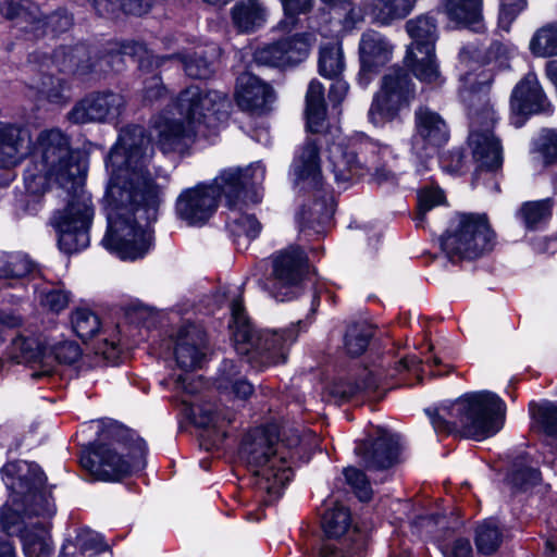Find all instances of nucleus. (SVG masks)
I'll use <instances>...</instances> for the list:
<instances>
[{"label":"nucleus","instance_id":"17","mask_svg":"<svg viewBox=\"0 0 557 557\" xmlns=\"http://www.w3.org/2000/svg\"><path fill=\"white\" fill-rule=\"evenodd\" d=\"M449 139V129L445 120L428 107L414 111V134L411 137L412 153L425 162Z\"/></svg>","mask_w":557,"mask_h":557},{"label":"nucleus","instance_id":"29","mask_svg":"<svg viewBox=\"0 0 557 557\" xmlns=\"http://www.w3.org/2000/svg\"><path fill=\"white\" fill-rule=\"evenodd\" d=\"M380 379L369 369L364 368L356 380H341L330 388V395L338 403L349 401L356 397L380 399L377 395Z\"/></svg>","mask_w":557,"mask_h":557},{"label":"nucleus","instance_id":"2","mask_svg":"<svg viewBox=\"0 0 557 557\" xmlns=\"http://www.w3.org/2000/svg\"><path fill=\"white\" fill-rule=\"evenodd\" d=\"M85 162L71 149L70 137L59 128L41 131L35 141L33 161L24 171L26 190L32 195L46 193L54 182L67 194V205L57 210L51 225L58 233L59 248L72 255L89 246V227L94 208L84 189Z\"/></svg>","mask_w":557,"mask_h":557},{"label":"nucleus","instance_id":"26","mask_svg":"<svg viewBox=\"0 0 557 557\" xmlns=\"http://www.w3.org/2000/svg\"><path fill=\"white\" fill-rule=\"evenodd\" d=\"M32 137L26 127L0 123V166L18 164L30 150Z\"/></svg>","mask_w":557,"mask_h":557},{"label":"nucleus","instance_id":"10","mask_svg":"<svg viewBox=\"0 0 557 557\" xmlns=\"http://www.w3.org/2000/svg\"><path fill=\"white\" fill-rule=\"evenodd\" d=\"M52 69L60 73L84 76L96 71L87 46H62L51 55H42L39 62V77L32 83V87L49 102L59 103L64 99V81L53 75Z\"/></svg>","mask_w":557,"mask_h":557},{"label":"nucleus","instance_id":"9","mask_svg":"<svg viewBox=\"0 0 557 557\" xmlns=\"http://www.w3.org/2000/svg\"><path fill=\"white\" fill-rule=\"evenodd\" d=\"M460 97L468 109L470 120L469 146L480 168L497 170L503 162L502 146L494 137L492 129L495 113L485 94L473 90H461Z\"/></svg>","mask_w":557,"mask_h":557},{"label":"nucleus","instance_id":"4","mask_svg":"<svg viewBox=\"0 0 557 557\" xmlns=\"http://www.w3.org/2000/svg\"><path fill=\"white\" fill-rule=\"evenodd\" d=\"M436 433L483 440L496 434L504 425L506 405L487 391L467 394L450 406L425 409Z\"/></svg>","mask_w":557,"mask_h":557},{"label":"nucleus","instance_id":"7","mask_svg":"<svg viewBox=\"0 0 557 557\" xmlns=\"http://www.w3.org/2000/svg\"><path fill=\"white\" fill-rule=\"evenodd\" d=\"M280 438L276 424L249 430L243 437L239 458L255 476V485L270 497H278L292 480L293 471L283 457L277 456Z\"/></svg>","mask_w":557,"mask_h":557},{"label":"nucleus","instance_id":"49","mask_svg":"<svg viewBox=\"0 0 557 557\" xmlns=\"http://www.w3.org/2000/svg\"><path fill=\"white\" fill-rule=\"evenodd\" d=\"M38 20L42 24V37L49 33L58 35L67 32L73 25V15L63 8H60L49 15H44L39 10Z\"/></svg>","mask_w":557,"mask_h":557},{"label":"nucleus","instance_id":"55","mask_svg":"<svg viewBox=\"0 0 557 557\" xmlns=\"http://www.w3.org/2000/svg\"><path fill=\"white\" fill-rule=\"evenodd\" d=\"M527 0H500L499 24L508 30L516 17L525 9Z\"/></svg>","mask_w":557,"mask_h":557},{"label":"nucleus","instance_id":"11","mask_svg":"<svg viewBox=\"0 0 557 557\" xmlns=\"http://www.w3.org/2000/svg\"><path fill=\"white\" fill-rule=\"evenodd\" d=\"M494 237L485 215L458 213L441 236V247L451 262L475 259L492 249Z\"/></svg>","mask_w":557,"mask_h":557},{"label":"nucleus","instance_id":"60","mask_svg":"<svg viewBox=\"0 0 557 557\" xmlns=\"http://www.w3.org/2000/svg\"><path fill=\"white\" fill-rule=\"evenodd\" d=\"M98 15L113 17L122 11L123 0H88Z\"/></svg>","mask_w":557,"mask_h":557},{"label":"nucleus","instance_id":"13","mask_svg":"<svg viewBox=\"0 0 557 557\" xmlns=\"http://www.w3.org/2000/svg\"><path fill=\"white\" fill-rule=\"evenodd\" d=\"M409 67L394 65L382 76L368 115L371 123L381 125L395 120L416 98V84Z\"/></svg>","mask_w":557,"mask_h":557},{"label":"nucleus","instance_id":"28","mask_svg":"<svg viewBox=\"0 0 557 557\" xmlns=\"http://www.w3.org/2000/svg\"><path fill=\"white\" fill-rule=\"evenodd\" d=\"M546 97L534 73H528L513 88L510 106L516 114L527 115L545 111Z\"/></svg>","mask_w":557,"mask_h":557},{"label":"nucleus","instance_id":"38","mask_svg":"<svg viewBox=\"0 0 557 557\" xmlns=\"http://www.w3.org/2000/svg\"><path fill=\"white\" fill-rule=\"evenodd\" d=\"M8 356L16 363H44L46 354L44 348L32 337L17 336L11 341L8 347Z\"/></svg>","mask_w":557,"mask_h":557},{"label":"nucleus","instance_id":"51","mask_svg":"<svg viewBox=\"0 0 557 557\" xmlns=\"http://www.w3.org/2000/svg\"><path fill=\"white\" fill-rule=\"evenodd\" d=\"M533 418L542 426L544 432L557 438V406L555 405H531Z\"/></svg>","mask_w":557,"mask_h":557},{"label":"nucleus","instance_id":"6","mask_svg":"<svg viewBox=\"0 0 557 557\" xmlns=\"http://www.w3.org/2000/svg\"><path fill=\"white\" fill-rule=\"evenodd\" d=\"M104 435L108 442L99 440L81 456L82 467L95 479L120 481L145 467L147 446L134 431L112 426Z\"/></svg>","mask_w":557,"mask_h":557},{"label":"nucleus","instance_id":"19","mask_svg":"<svg viewBox=\"0 0 557 557\" xmlns=\"http://www.w3.org/2000/svg\"><path fill=\"white\" fill-rule=\"evenodd\" d=\"M125 57L136 59L139 70L146 73H152L161 67L163 62L170 58L153 54L144 44L138 41L114 44L112 47L104 49L100 58L92 62L96 65L95 72H122L125 69Z\"/></svg>","mask_w":557,"mask_h":557},{"label":"nucleus","instance_id":"63","mask_svg":"<svg viewBox=\"0 0 557 557\" xmlns=\"http://www.w3.org/2000/svg\"><path fill=\"white\" fill-rule=\"evenodd\" d=\"M448 557H472V547L468 539H457Z\"/></svg>","mask_w":557,"mask_h":557},{"label":"nucleus","instance_id":"31","mask_svg":"<svg viewBox=\"0 0 557 557\" xmlns=\"http://www.w3.org/2000/svg\"><path fill=\"white\" fill-rule=\"evenodd\" d=\"M319 150L317 140L308 138L293 162L297 178L314 189H321L323 186Z\"/></svg>","mask_w":557,"mask_h":557},{"label":"nucleus","instance_id":"62","mask_svg":"<svg viewBox=\"0 0 557 557\" xmlns=\"http://www.w3.org/2000/svg\"><path fill=\"white\" fill-rule=\"evenodd\" d=\"M232 384V392L239 399H247L253 393V386L247 380H232L231 375L225 377Z\"/></svg>","mask_w":557,"mask_h":557},{"label":"nucleus","instance_id":"46","mask_svg":"<svg viewBox=\"0 0 557 557\" xmlns=\"http://www.w3.org/2000/svg\"><path fill=\"white\" fill-rule=\"evenodd\" d=\"M76 546L88 557H112L102 535L89 529H83L78 532Z\"/></svg>","mask_w":557,"mask_h":557},{"label":"nucleus","instance_id":"59","mask_svg":"<svg viewBox=\"0 0 557 557\" xmlns=\"http://www.w3.org/2000/svg\"><path fill=\"white\" fill-rule=\"evenodd\" d=\"M160 0H123L122 11L126 14L141 16L147 14Z\"/></svg>","mask_w":557,"mask_h":557},{"label":"nucleus","instance_id":"53","mask_svg":"<svg viewBox=\"0 0 557 557\" xmlns=\"http://www.w3.org/2000/svg\"><path fill=\"white\" fill-rule=\"evenodd\" d=\"M40 302L52 312L59 313L69 306L70 293L57 287L42 290L40 294Z\"/></svg>","mask_w":557,"mask_h":557},{"label":"nucleus","instance_id":"8","mask_svg":"<svg viewBox=\"0 0 557 557\" xmlns=\"http://www.w3.org/2000/svg\"><path fill=\"white\" fill-rule=\"evenodd\" d=\"M234 347L238 355L247 358L255 368H264L284 362L288 347L296 341L297 331L293 325L283 332L260 330L256 331L239 300L231 306Z\"/></svg>","mask_w":557,"mask_h":557},{"label":"nucleus","instance_id":"25","mask_svg":"<svg viewBox=\"0 0 557 557\" xmlns=\"http://www.w3.org/2000/svg\"><path fill=\"white\" fill-rule=\"evenodd\" d=\"M273 100L272 87L256 75L243 73L237 78L236 102L244 111L263 112Z\"/></svg>","mask_w":557,"mask_h":557},{"label":"nucleus","instance_id":"40","mask_svg":"<svg viewBox=\"0 0 557 557\" xmlns=\"http://www.w3.org/2000/svg\"><path fill=\"white\" fill-rule=\"evenodd\" d=\"M319 73L325 78H337L345 69L344 53L339 44L329 42L320 48Z\"/></svg>","mask_w":557,"mask_h":557},{"label":"nucleus","instance_id":"30","mask_svg":"<svg viewBox=\"0 0 557 557\" xmlns=\"http://www.w3.org/2000/svg\"><path fill=\"white\" fill-rule=\"evenodd\" d=\"M0 12L7 20H16L21 28L29 34L30 38L42 37V24L38 20L39 7L30 0H2Z\"/></svg>","mask_w":557,"mask_h":557},{"label":"nucleus","instance_id":"27","mask_svg":"<svg viewBox=\"0 0 557 557\" xmlns=\"http://www.w3.org/2000/svg\"><path fill=\"white\" fill-rule=\"evenodd\" d=\"M326 168L333 174L337 186L344 189L363 175V166L359 162L356 152L341 144H333L329 147Z\"/></svg>","mask_w":557,"mask_h":557},{"label":"nucleus","instance_id":"23","mask_svg":"<svg viewBox=\"0 0 557 557\" xmlns=\"http://www.w3.org/2000/svg\"><path fill=\"white\" fill-rule=\"evenodd\" d=\"M208 350L207 335L201 326L188 323L176 335L174 356L177 366L190 371L200 368Z\"/></svg>","mask_w":557,"mask_h":557},{"label":"nucleus","instance_id":"52","mask_svg":"<svg viewBox=\"0 0 557 557\" xmlns=\"http://www.w3.org/2000/svg\"><path fill=\"white\" fill-rule=\"evenodd\" d=\"M444 201V194L438 188H425L418 195V210L416 215L417 226H423L428 211Z\"/></svg>","mask_w":557,"mask_h":557},{"label":"nucleus","instance_id":"41","mask_svg":"<svg viewBox=\"0 0 557 557\" xmlns=\"http://www.w3.org/2000/svg\"><path fill=\"white\" fill-rule=\"evenodd\" d=\"M247 205H240L239 208L228 209L227 226L234 236H246L248 239H255L260 231L261 224L253 214L244 212Z\"/></svg>","mask_w":557,"mask_h":557},{"label":"nucleus","instance_id":"44","mask_svg":"<svg viewBox=\"0 0 557 557\" xmlns=\"http://www.w3.org/2000/svg\"><path fill=\"white\" fill-rule=\"evenodd\" d=\"M510 51L511 49L507 45L500 41H493L486 50L484 58L481 59V51L476 47L467 46L460 50L459 60L466 65H468L472 60L481 63L502 61L503 59L508 58Z\"/></svg>","mask_w":557,"mask_h":557},{"label":"nucleus","instance_id":"20","mask_svg":"<svg viewBox=\"0 0 557 557\" xmlns=\"http://www.w3.org/2000/svg\"><path fill=\"white\" fill-rule=\"evenodd\" d=\"M310 35L296 34L259 48L255 61L260 65L285 67L302 62L309 54Z\"/></svg>","mask_w":557,"mask_h":557},{"label":"nucleus","instance_id":"18","mask_svg":"<svg viewBox=\"0 0 557 557\" xmlns=\"http://www.w3.org/2000/svg\"><path fill=\"white\" fill-rule=\"evenodd\" d=\"M124 97L111 90L91 92L79 100L67 113L73 124L102 123L116 120L124 110Z\"/></svg>","mask_w":557,"mask_h":557},{"label":"nucleus","instance_id":"58","mask_svg":"<svg viewBox=\"0 0 557 557\" xmlns=\"http://www.w3.org/2000/svg\"><path fill=\"white\" fill-rule=\"evenodd\" d=\"M35 271V263L27 256L14 253L10 278L24 277L34 274Z\"/></svg>","mask_w":557,"mask_h":557},{"label":"nucleus","instance_id":"56","mask_svg":"<svg viewBox=\"0 0 557 557\" xmlns=\"http://www.w3.org/2000/svg\"><path fill=\"white\" fill-rule=\"evenodd\" d=\"M51 354L59 363L72 364L79 359L82 351L78 344L62 342L52 347Z\"/></svg>","mask_w":557,"mask_h":557},{"label":"nucleus","instance_id":"57","mask_svg":"<svg viewBox=\"0 0 557 557\" xmlns=\"http://www.w3.org/2000/svg\"><path fill=\"white\" fill-rule=\"evenodd\" d=\"M165 95L166 90L158 75L152 76L148 82H146L143 95L145 103L152 104L164 98Z\"/></svg>","mask_w":557,"mask_h":557},{"label":"nucleus","instance_id":"15","mask_svg":"<svg viewBox=\"0 0 557 557\" xmlns=\"http://www.w3.org/2000/svg\"><path fill=\"white\" fill-rule=\"evenodd\" d=\"M307 257L296 246L272 256V273L264 282V289L278 301L292 300L302 292Z\"/></svg>","mask_w":557,"mask_h":557},{"label":"nucleus","instance_id":"3","mask_svg":"<svg viewBox=\"0 0 557 557\" xmlns=\"http://www.w3.org/2000/svg\"><path fill=\"white\" fill-rule=\"evenodd\" d=\"M1 473L10 491L8 502L1 507V520L8 529L24 524L18 529V536L26 557L50 556L52 541L46 519L55 513V505L42 470L35 462L16 460L5 463Z\"/></svg>","mask_w":557,"mask_h":557},{"label":"nucleus","instance_id":"54","mask_svg":"<svg viewBox=\"0 0 557 557\" xmlns=\"http://www.w3.org/2000/svg\"><path fill=\"white\" fill-rule=\"evenodd\" d=\"M283 11L284 21L287 26H294L300 14H307L313 8V0H280Z\"/></svg>","mask_w":557,"mask_h":557},{"label":"nucleus","instance_id":"5","mask_svg":"<svg viewBox=\"0 0 557 557\" xmlns=\"http://www.w3.org/2000/svg\"><path fill=\"white\" fill-rule=\"evenodd\" d=\"M176 107L186 122L165 116H159L154 121L163 150H175L186 139H193L201 126L215 128L226 119L228 102L222 92L193 85L181 91Z\"/></svg>","mask_w":557,"mask_h":557},{"label":"nucleus","instance_id":"35","mask_svg":"<svg viewBox=\"0 0 557 557\" xmlns=\"http://www.w3.org/2000/svg\"><path fill=\"white\" fill-rule=\"evenodd\" d=\"M483 0H446L445 10L448 17L473 32L483 29Z\"/></svg>","mask_w":557,"mask_h":557},{"label":"nucleus","instance_id":"43","mask_svg":"<svg viewBox=\"0 0 557 557\" xmlns=\"http://www.w3.org/2000/svg\"><path fill=\"white\" fill-rule=\"evenodd\" d=\"M417 0H372V11L376 20L388 24L393 20L406 17Z\"/></svg>","mask_w":557,"mask_h":557},{"label":"nucleus","instance_id":"45","mask_svg":"<svg viewBox=\"0 0 557 557\" xmlns=\"http://www.w3.org/2000/svg\"><path fill=\"white\" fill-rule=\"evenodd\" d=\"M373 336V329L368 324L350 325L345 334V348L351 357L362 355Z\"/></svg>","mask_w":557,"mask_h":557},{"label":"nucleus","instance_id":"14","mask_svg":"<svg viewBox=\"0 0 557 557\" xmlns=\"http://www.w3.org/2000/svg\"><path fill=\"white\" fill-rule=\"evenodd\" d=\"M264 176V166L260 162H256L244 169H225L207 186L216 195V200L220 197L225 198L228 209L239 208L240 205L261 201L262 195L258 186L262 184Z\"/></svg>","mask_w":557,"mask_h":557},{"label":"nucleus","instance_id":"32","mask_svg":"<svg viewBox=\"0 0 557 557\" xmlns=\"http://www.w3.org/2000/svg\"><path fill=\"white\" fill-rule=\"evenodd\" d=\"M231 17L239 33L249 34L263 26L267 9L260 0H240L232 8Z\"/></svg>","mask_w":557,"mask_h":557},{"label":"nucleus","instance_id":"12","mask_svg":"<svg viewBox=\"0 0 557 557\" xmlns=\"http://www.w3.org/2000/svg\"><path fill=\"white\" fill-rule=\"evenodd\" d=\"M406 30L412 39L404 58L405 66L422 83H443L435 58V44L438 38L437 21L431 14H421L406 22Z\"/></svg>","mask_w":557,"mask_h":557},{"label":"nucleus","instance_id":"16","mask_svg":"<svg viewBox=\"0 0 557 557\" xmlns=\"http://www.w3.org/2000/svg\"><path fill=\"white\" fill-rule=\"evenodd\" d=\"M321 525L327 540L319 548V557H363L364 542L360 535L343 537L350 525V513L342 505L326 509Z\"/></svg>","mask_w":557,"mask_h":557},{"label":"nucleus","instance_id":"21","mask_svg":"<svg viewBox=\"0 0 557 557\" xmlns=\"http://www.w3.org/2000/svg\"><path fill=\"white\" fill-rule=\"evenodd\" d=\"M393 50L391 41L376 30L370 29L361 35L358 82L362 87H367L373 76L392 60Z\"/></svg>","mask_w":557,"mask_h":557},{"label":"nucleus","instance_id":"33","mask_svg":"<svg viewBox=\"0 0 557 557\" xmlns=\"http://www.w3.org/2000/svg\"><path fill=\"white\" fill-rule=\"evenodd\" d=\"M553 206L552 198L525 201L516 211L515 218L527 232L541 231L552 219Z\"/></svg>","mask_w":557,"mask_h":557},{"label":"nucleus","instance_id":"50","mask_svg":"<svg viewBox=\"0 0 557 557\" xmlns=\"http://www.w3.org/2000/svg\"><path fill=\"white\" fill-rule=\"evenodd\" d=\"M343 473L347 484L352 488L356 496L361 502L370 500L372 496V488L363 471L354 467H348L344 469Z\"/></svg>","mask_w":557,"mask_h":557},{"label":"nucleus","instance_id":"22","mask_svg":"<svg viewBox=\"0 0 557 557\" xmlns=\"http://www.w3.org/2000/svg\"><path fill=\"white\" fill-rule=\"evenodd\" d=\"M218 208L216 195L207 184L183 190L176 200V213L188 225L205 224Z\"/></svg>","mask_w":557,"mask_h":557},{"label":"nucleus","instance_id":"48","mask_svg":"<svg viewBox=\"0 0 557 557\" xmlns=\"http://www.w3.org/2000/svg\"><path fill=\"white\" fill-rule=\"evenodd\" d=\"M71 322L74 332L84 342L94 337L100 329L99 318L89 309L75 310Z\"/></svg>","mask_w":557,"mask_h":557},{"label":"nucleus","instance_id":"64","mask_svg":"<svg viewBox=\"0 0 557 557\" xmlns=\"http://www.w3.org/2000/svg\"><path fill=\"white\" fill-rule=\"evenodd\" d=\"M190 375L189 374H180L175 377L174 384L175 388L183 391L187 394H195L198 392V386L195 382L189 381Z\"/></svg>","mask_w":557,"mask_h":557},{"label":"nucleus","instance_id":"36","mask_svg":"<svg viewBox=\"0 0 557 557\" xmlns=\"http://www.w3.org/2000/svg\"><path fill=\"white\" fill-rule=\"evenodd\" d=\"M332 215L333 209L327 205L326 199L317 198L311 205H304L300 208L296 214V221L301 232L309 230L320 234Z\"/></svg>","mask_w":557,"mask_h":557},{"label":"nucleus","instance_id":"1","mask_svg":"<svg viewBox=\"0 0 557 557\" xmlns=\"http://www.w3.org/2000/svg\"><path fill=\"white\" fill-rule=\"evenodd\" d=\"M153 153L145 127L128 125L120 131L106 160L109 209L102 243L125 260L143 258L152 246L150 224L157 221L161 202V190L149 170Z\"/></svg>","mask_w":557,"mask_h":557},{"label":"nucleus","instance_id":"61","mask_svg":"<svg viewBox=\"0 0 557 557\" xmlns=\"http://www.w3.org/2000/svg\"><path fill=\"white\" fill-rule=\"evenodd\" d=\"M334 83L331 85L330 91H329V99L334 106H338L342 103V101L345 99L349 85L344 79L339 78H333Z\"/></svg>","mask_w":557,"mask_h":557},{"label":"nucleus","instance_id":"47","mask_svg":"<svg viewBox=\"0 0 557 557\" xmlns=\"http://www.w3.org/2000/svg\"><path fill=\"white\" fill-rule=\"evenodd\" d=\"M507 482L516 491H527L541 481V473L537 469L516 461L507 475Z\"/></svg>","mask_w":557,"mask_h":557},{"label":"nucleus","instance_id":"34","mask_svg":"<svg viewBox=\"0 0 557 557\" xmlns=\"http://www.w3.org/2000/svg\"><path fill=\"white\" fill-rule=\"evenodd\" d=\"M215 52V48L210 49V53L208 50L194 51L191 53L186 54H169L168 60L163 62L177 61L182 63L183 69L187 76L195 79H208L214 74V62L213 57Z\"/></svg>","mask_w":557,"mask_h":557},{"label":"nucleus","instance_id":"39","mask_svg":"<svg viewBox=\"0 0 557 557\" xmlns=\"http://www.w3.org/2000/svg\"><path fill=\"white\" fill-rule=\"evenodd\" d=\"M504 540V533L496 521L484 520L475 529L474 543L478 552L492 555L497 552Z\"/></svg>","mask_w":557,"mask_h":557},{"label":"nucleus","instance_id":"37","mask_svg":"<svg viewBox=\"0 0 557 557\" xmlns=\"http://www.w3.org/2000/svg\"><path fill=\"white\" fill-rule=\"evenodd\" d=\"M306 116L308 131L319 133L325 121L326 109L324 87L317 79L310 82L306 94Z\"/></svg>","mask_w":557,"mask_h":557},{"label":"nucleus","instance_id":"24","mask_svg":"<svg viewBox=\"0 0 557 557\" xmlns=\"http://www.w3.org/2000/svg\"><path fill=\"white\" fill-rule=\"evenodd\" d=\"M355 453L361 457L362 463L368 470L387 469L397 462L399 455L398 437L382 433L374 440L358 443Z\"/></svg>","mask_w":557,"mask_h":557},{"label":"nucleus","instance_id":"42","mask_svg":"<svg viewBox=\"0 0 557 557\" xmlns=\"http://www.w3.org/2000/svg\"><path fill=\"white\" fill-rule=\"evenodd\" d=\"M530 51L540 58L557 55V22L539 28L530 40Z\"/></svg>","mask_w":557,"mask_h":557}]
</instances>
